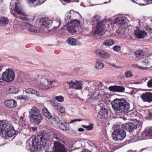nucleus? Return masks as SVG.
<instances>
[{
  "label": "nucleus",
  "instance_id": "09e8293b",
  "mask_svg": "<svg viewBox=\"0 0 152 152\" xmlns=\"http://www.w3.org/2000/svg\"><path fill=\"white\" fill-rule=\"evenodd\" d=\"M147 86L149 88H152V79L149 80L147 83Z\"/></svg>",
  "mask_w": 152,
  "mask_h": 152
},
{
  "label": "nucleus",
  "instance_id": "864d4df0",
  "mask_svg": "<svg viewBox=\"0 0 152 152\" xmlns=\"http://www.w3.org/2000/svg\"><path fill=\"white\" fill-rule=\"evenodd\" d=\"M83 120L82 119H74L73 120H71L70 122V123H72L76 121H82Z\"/></svg>",
  "mask_w": 152,
  "mask_h": 152
},
{
  "label": "nucleus",
  "instance_id": "680f3d73",
  "mask_svg": "<svg viewBox=\"0 0 152 152\" xmlns=\"http://www.w3.org/2000/svg\"><path fill=\"white\" fill-rule=\"evenodd\" d=\"M111 0H108V1H107L104 2V4H106L108 3H110V2Z\"/></svg>",
  "mask_w": 152,
  "mask_h": 152
},
{
  "label": "nucleus",
  "instance_id": "a19ab883",
  "mask_svg": "<svg viewBox=\"0 0 152 152\" xmlns=\"http://www.w3.org/2000/svg\"><path fill=\"white\" fill-rule=\"evenodd\" d=\"M55 99L57 101L61 102L64 101V98L61 96H56L55 97Z\"/></svg>",
  "mask_w": 152,
  "mask_h": 152
},
{
  "label": "nucleus",
  "instance_id": "774afa93",
  "mask_svg": "<svg viewBox=\"0 0 152 152\" xmlns=\"http://www.w3.org/2000/svg\"><path fill=\"white\" fill-rule=\"evenodd\" d=\"M37 129V128L36 127H33L32 128V129L34 131H36Z\"/></svg>",
  "mask_w": 152,
  "mask_h": 152
},
{
  "label": "nucleus",
  "instance_id": "a878e982",
  "mask_svg": "<svg viewBox=\"0 0 152 152\" xmlns=\"http://www.w3.org/2000/svg\"><path fill=\"white\" fill-rule=\"evenodd\" d=\"M142 134L143 136H146L147 138H151L152 139V129H149L142 133Z\"/></svg>",
  "mask_w": 152,
  "mask_h": 152
},
{
  "label": "nucleus",
  "instance_id": "37998d69",
  "mask_svg": "<svg viewBox=\"0 0 152 152\" xmlns=\"http://www.w3.org/2000/svg\"><path fill=\"white\" fill-rule=\"evenodd\" d=\"M124 75L126 77L129 78L132 77L133 75L131 72L128 71L125 72Z\"/></svg>",
  "mask_w": 152,
  "mask_h": 152
},
{
  "label": "nucleus",
  "instance_id": "5fc2aeb1",
  "mask_svg": "<svg viewBox=\"0 0 152 152\" xmlns=\"http://www.w3.org/2000/svg\"><path fill=\"white\" fill-rule=\"evenodd\" d=\"M148 80L147 78H144L142 79L139 81V83H142L144 82H145Z\"/></svg>",
  "mask_w": 152,
  "mask_h": 152
},
{
  "label": "nucleus",
  "instance_id": "6e6552de",
  "mask_svg": "<svg viewBox=\"0 0 152 152\" xmlns=\"http://www.w3.org/2000/svg\"><path fill=\"white\" fill-rule=\"evenodd\" d=\"M2 79L7 82H11L15 79V75L13 70L10 68L7 69L2 74Z\"/></svg>",
  "mask_w": 152,
  "mask_h": 152
},
{
  "label": "nucleus",
  "instance_id": "cd10ccee",
  "mask_svg": "<svg viewBox=\"0 0 152 152\" xmlns=\"http://www.w3.org/2000/svg\"><path fill=\"white\" fill-rule=\"evenodd\" d=\"M145 54V53L141 50L137 51L134 53H132L131 55H135L136 57H140L143 56Z\"/></svg>",
  "mask_w": 152,
  "mask_h": 152
},
{
  "label": "nucleus",
  "instance_id": "4c0bfd02",
  "mask_svg": "<svg viewBox=\"0 0 152 152\" xmlns=\"http://www.w3.org/2000/svg\"><path fill=\"white\" fill-rule=\"evenodd\" d=\"M110 54L103 50L101 57L105 58H110Z\"/></svg>",
  "mask_w": 152,
  "mask_h": 152
},
{
  "label": "nucleus",
  "instance_id": "473e14b6",
  "mask_svg": "<svg viewBox=\"0 0 152 152\" xmlns=\"http://www.w3.org/2000/svg\"><path fill=\"white\" fill-rule=\"evenodd\" d=\"M42 113L44 116L48 119H50L52 118V116L51 114L48 112L47 109L45 108L43 109Z\"/></svg>",
  "mask_w": 152,
  "mask_h": 152
},
{
  "label": "nucleus",
  "instance_id": "7c9ffc66",
  "mask_svg": "<svg viewBox=\"0 0 152 152\" xmlns=\"http://www.w3.org/2000/svg\"><path fill=\"white\" fill-rule=\"evenodd\" d=\"M29 3H33L36 2L35 6L39 5L42 4L45 1V0H27Z\"/></svg>",
  "mask_w": 152,
  "mask_h": 152
},
{
  "label": "nucleus",
  "instance_id": "a211bd4d",
  "mask_svg": "<svg viewBox=\"0 0 152 152\" xmlns=\"http://www.w3.org/2000/svg\"><path fill=\"white\" fill-rule=\"evenodd\" d=\"M4 104L7 107L10 108H15L17 105L16 102L12 99L5 100Z\"/></svg>",
  "mask_w": 152,
  "mask_h": 152
},
{
  "label": "nucleus",
  "instance_id": "338daca9",
  "mask_svg": "<svg viewBox=\"0 0 152 152\" xmlns=\"http://www.w3.org/2000/svg\"><path fill=\"white\" fill-rule=\"evenodd\" d=\"M23 117H21L20 118V121H23Z\"/></svg>",
  "mask_w": 152,
  "mask_h": 152
},
{
  "label": "nucleus",
  "instance_id": "e433bc0d",
  "mask_svg": "<svg viewBox=\"0 0 152 152\" xmlns=\"http://www.w3.org/2000/svg\"><path fill=\"white\" fill-rule=\"evenodd\" d=\"M99 18L98 16H94L92 18L91 22L92 23H93V24L95 23L97 24L98 22H100Z\"/></svg>",
  "mask_w": 152,
  "mask_h": 152
},
{
  "label": "nucleus",
  "instance_id": "0e129e2a",
  "mask_svg": "<svg viewBox=\"0 0 152 152\" xmlns=\"http://www.w3.org/2000/svg\"><path fill=\"white\" fill-rule=\"evenodd\" d=\"M137 152L136 150H135L134 151H132V150H129L127 152Z\"/></svg>",
  "mask_w": 152,
  "mask_h": 152
},
{
  "label": "nucleus",
  "instance_id": "6ab92c4d",
  "mask_svg": "<svg viewBox=\"0 0 152 152\" xmlns=\"http://www.w3.org/2000/svg\"><path fill=\"white\" fill-rule=\"evenodd\" d=\"M61 23L60 18L57 17L54 18L52 22L51 25L53 28H57L59 27Z\"/></svg>",
  "mask_w": 152,
  "mask_h": 152
},
{
  "label": "nucleus",
  "instance_id": "f3484780",
  "mask_svg": "<svg viewBox=\"0 0 152 152\" xmlns=\"http://www.w3.org/2000/svg\"><path fill=\"white\" fill-rule=\"evenodd\" d=\"M109 89L111 91L119 92H124V91L125 88L120 86H110Z\"/></svg>",
  "mask_w": 152,
  "mask_h": 152
},
{
  "label": "nucleus",
  "instance_id": "4468645a",
  "mask_svg": "<svg viewBox=\"0 0 152 152\" xmlns=\"http://www.w3.org/2000/svg\"><path fill=\"white\" fill-rule=\"evenodd\" d=\"M127 19L125 17L119 16L116 18L115 21L116 25H118L119 27L124 28L125 24L126 23Z\"/></svg>",
  "mask_w": 152,
  "mask_h": 152
},
{
  "label": "nucleus",
  "instance_id": "c9c22d12",
  "mask_svg": "<svg viewBox=\"0 0 152 152\" xmlns=\"http://www.w3.org/2000/svg\"><path fill=\"white\" fill-rule=\"evenodd\" d=\"M150 58L147 57L142 61V63L144 65L148 66L150 64Z\"/></svg>",
  "mask_w": 152,
  "mask_h": 152
},
{
  "label": "nucleus",
  "instance_id": "f704fd0d",
  "mask_svg": "<svg viewBox=\"0 0 152 152\" xmlns=\"http://www.w3.org/2000/svg\"><path fill=\"white\" fill-rule=\"evenodd\" d=\"M118 37L122 38L124 37L125 31L124 29H119L117 31Z\"/></svg>",
  "mask_w": 152,
  "mask_h": 152
},
{
  "label": "nucleus",
  "instance_id": "bb28decb",
  "mask_svg": "<svg viewBox=\"0 0 152 152\" xmlns=\"http://www.w3.org/2000/svg\"><path fill=\"white\" fill-rule=\"evenodd\" d=\"M9 23L8 20L6 18L4 17L0 18V25L5 26L7 25Z\"/></svg>",
  "mask_w": 152,
  "mask_h": 152
},
{
  "label": "nucleus",
  "instance_id": "7ed1b4c3",
  "mask_svg": "<svg viewBox=\"0 0 152 152\" xmlns=\"http://www.w3.org/2000/svg\"><path fill=\"white\" fill-rule=\"evenodd\" d=\"M52 75L44 72L42 74L38 75V80L40 82L37 85L38 89L42 91H47L52 88V85L55 81L52 80Z\"/></svg>",
  "mask_w": 152,
  "mask_h": 152
},
{
  "label": "nucleus",
  "instance_id": "4be33fe9",
  "mask_svg": "<svg viewBox=\"0 0 152 152\" xmlns=\"http://www.w3.org/2000/svg\"><path fill=\"white\" fill-rule=\"evenodd\" d=\"M25 92L26 93L34 94L38 97L40 96V94L37 90L31 88H28L26 89Z\"/></svg>",
  "mask_w": 152,
  "mask_h": 152
},
{
  "label": "nucleus",
  "instance_id": "f8f14e48",
  "mask_svg": "<svg viewBox=\"0 0 152 152\" xmlns=\"http://www.w3.org/2000/svg\"><path fill=\"white\" fill-rule=\"evenodd\" d=\"M106 23H107L105 21L98 22L94 31V33L99 35H103L105 31V26Z\"/></svg>",
  "mask_w": 152,
  "mask_h": 152
},
{
  "label": "nucleus",
  "instance_id": "c756f323",
  "mask_svg": "<svg viewBox=\"0 0 152 152\" xmlns=\"http://www.w3.org/2000/svg\"><path fill=\"white\" fill-rule=\"evenodd\" d=\"M115 43V42L113 40L107 39L104 42L103 44L104 45L109 46L113 45Z\"/></svg>",
  "mask_w": 152,
  "mask_h": 152
},
{
  "label": "nucleus",
  "instance_id": "ea45409f",
  "mask_svg": "<svg viewBox=\"0 0 152 152\" xmlns=\"http://www.w3.org/2000/svg\"><path fill=\"white\" fill-rule=\"evenodd\" d=\"M115 24L116 23H115V21H114V22H109V23H108L107 25L108 27L110 29L113 30V28L115 26Z\"/></svg>",
  "mask_w": 152,
  "mask_h": 152
},
{
  "label": "nucleus",
  "instance_id": "e2e57ef3",
  "mask_svg": "<svg viewBox=\"0 0 152 152\" xmlns=\"http://www.w3.org/2000/svg\"><path fill=\"white\" fill-rule=\"evenodd\" d=\"M149 115L151 117H152V112L151 111L149 113Z\"/></svg>",
  "mask_w": 152,
  "mask_h": 152
},
{
  "label": "nucleus",
  "instance_id": "0eeeda50",
  "mask_svg": "<svg viewBox=\"0 0 152 152\" xmlns=\"http://www.w3.org/2000/svg\"><path fill=\"white\" fill-rule=\"evenodd\" d=\"M29 113L30 121L33 124H38L42 120L39 109L35 106H33L32 108L29 111Z\"/></svg>",
  "mask_w": 152,
  "mask_h": 152
},
{
  "label": "nucleus",
  "instance_id": "72a5a7b5",
  "mask_svg": "<svg viewBox=\"0 0 152 152\" xmlns=\"http://www.w3.org/2000/svg\"><path fill=\"white\" fill-rule=\"evenodd\" d=\"M76 13L79 14V13L77 12L74 11L73 10H70L69 12V13L67 12L68 14V15L65 18L66 20H68L70 19L71 17L74 14H75Z\"/></svg>",
  "mask_w": 152,
  "mask_h": 152
},
{
  "label": "nucleus",
  "instance_id": "423d86ee",
  "mask_svg": "<svg viewBox=\"0 0 152 152\" xmlns=\"http://www.w3.org/2000/svg\"><path fill=\"white\" fill-rule=\"evenodd\" d=\"M113 132L112 136L114 140L116 141H121L123 140L126 136L125 132L123 130L122 124H119L113 125Z\"/></svg>",
  "mask_w": 152,
  "mask_h": 152
},
{
  "label": "nucleus",
  "instance_id": "9b49d317",
  "mask_svg": "<svg viewBox=\"0 0 152 152\" xmlns=\"http://www.w3.org/2000/svg\"><path fill=\"white\" fill-rule=\"evenodd\" d=\"M54 138L57 141H54L53 143L54 146L53 150L54 152H66L64 146L58 141L59 138L55 135Z\"/></svg>",
  "mask_w": 152,
  "mask_h": 152
},
{
  "label": "nucleus",
  "instance_id": "c85d7f7f",
  "mask_svg": "<svg viewBox=\"0 0 152 152\" xmlns=\"http://www.w3.org/2000/svg\"><path fill=\"white\" fill-rule=\"evenodd\" d=\"M7 92L10 94H15L18 93V90L15 87L12 86L8 88Z\"/></svg>",
  "mask_w": 152,
  "mask_h": 152
},
{
  "label": "nucleus",
  "instance_id": "dca6fc26",
  "mask_svg": "<svg viewBox=\"0 0 152 152\" xmlns=\"http://www.w3.org/2000/svg\"><path fill=\"white\" fill-rule=\"evenodd\" d=\"M134 34L139 39L143 38L147 35V33L143 30L137 28L135 31Z\"/></svg>",
  "mask_w": 152,
  "mask_h": 152
},
{
  "label": "nucleus",
  "instance_id": "49530a36",
  "mask_svg": "<svg viewBox=\"0 0 152 152\" xmlns=\"http://www.w3.org/2000/svg\"><path fill=\"white\" fill-rule=\"evenodd\" d=\"M53 120L55 122L56 124H57L58 125L59 124H60L61 121H59V118L57 117L53 118Z\"/></svg>",
  "mask_w": 152,
  "mask_h": 152
},
{
  "label": "nucleus",
  "instance_id": "69168bd1",
  "mask_svg": "<svg viewBox=\"0 0 152 152\" xmlns=\"http://www.w3.org/2000/svg\"><path fill=\"white\" fill-rule=\"evenodd\" d=\"M112 66H113V67H116V68H121V67H118L117 66H115L114 65V64H113L112 65Z\"/></svg>",
  "mask_w": 152,
  "mask_h": 152
},
{
  "label": "nucleus",
  "instance_id": "2f4dec72",
  "mask_svg": "<svg viewBox=\"0 0 152 152\" xmlns=\"http://www.w3.org/2000/svg\"><path fill=\"white\" fill-rule=\"evenodd\" d=\"M42 113L44 116L48 119H50L52 118V116L51 114L48 112L47 109L45 108L43 109Z\"/></svg>",
  "mask_w": 152,
  "mask_h": 152
},
{
  "label": "nucleus",
  "instance_id": "4d7b16f0",
  "mask_svg": "<svg viewBox=\"0 0 152 152\" xmlns=\"http://www.w3.org/2000/svg\"><path fill=\"white\" fill-rule=\"evenodd\" d=\"M78 131L80 132H83L84 130L82 128H80L78 129Z\"/></svg>",
  "mask_w": 152,
  "mask_h": 152
},
{
  "label": "nucleus",
  "instance_id": "6e6d98bb",
  "mask_svg": "<svg viewBox=\"0 0 152 152\" xmlns=\"http://www.w3.org/2000/svg\"><path fill=\"white\" fill-rule=\"evenodd\" d=\"M101 90H99V92H97V95L98 96H101L102 95V94H101V92L102 91Z\"/></svg>",
  "mask_w": 152,
  "mask_h": 152
},
{
  "label": "nucleus",
  "instance_id": "052dcab7",
  "mask_svg": "<svg viewBox=\"0 0 152 152\" xmlns=\"http://www.w3.org/2000/svg\"><path fill=\"white\" fill-rule=\"evenodd\" d=\"M3 66L2 65H0V72L2 70V68H3Z\"/></svg>",
  "mask_w": 152,
  "mask_h": 152
},
{
  "label": "nucleus",
  "instance_id": "bf43d9fd",
  "mask_svg": "<svg viewBox=\"0 0 152 152\" xmlns=\"http://www.w3.org/2000/svg\"><path fill=\"white\" fill-rule=\"evenodd\" d=\"M139 68L143 70L144 69H147V68L143 67L141 66H140L139 67Z\"/></svg>",
  "mask_w": 152,
  "mask_h": 152
},
{
  "label": "nucleus",
  "instance_id": "f03ea898",
  "mask_svg": "<svg viewBox=\"0 0 152 152\" xmlns=\"http://www.w3.org/2000/svg\"><path fill=\"white\" fill-rule=\"evenodd\" d=\"M112 107L115 110L119 113L127 112L125 113V116L123 117L124 120H126L131 115V112H129L132 110L130 108V104L125 100L123 99H115L111 102Z\"/></svg>",
  "mask_w": 152,
  "mask_h": 152
},
{
  "label": "nucleus",
  "instance_id": "58836bf2",
  "mask_svg": "<svg viewBox=\"0 0 152 152\" xmlns=\"http://www.w3.org/2000/svg\"><path fill=\"white\" fill-rule=\"evenodd\" d=\"M103 50L100 49H97L94 51V53L97 56L101 57Z\"/></svg>",
  "mask_w": 152,
  "mask_h": 152
},
{
  "label": "nucleus",
  "instance_id": "5701e85b",
  "mask_svg": "<svg viewBox=\"0 0 152 152\" xmlns=\"http://www.w3.org/2000/svg\"><path fill=\"white\" fill-rule=\"evenodd\" d=\"M58 126L61 129L63 130H67L69 129V124L64 121H61Z\"/></svg>",
  "mask_w": 152,
  "mask_h": 152
},
{
  "label": "nucleus",
  "instance_id": "a18cd8bd",
  "mask_svg": "<svg viewBox=\"0 0 152 152\" xmlns=\"http://www.w3.org/2000/svg\"><path fill=\"white\" fill-rule=\"evenodd\" d=\"M27 98V96L23 95H21L19 96H18L17 97V99H23V100H26Z\"/></svg>",
  "mask_w": 152,
  "mask_h": 152
},
{
  "label": "nucleus",
  "instance_id": "20e7f679",
  "mask_svg": "<svg viewBox=\"0 0 152 152\" xmlns=\"http://www.w3.org/2000/svg\"><path fill=\"white\" fill-rule=\"evenodd\" d=\"M47 139L46 137L44 135L39 138L34 139L31 141L29 140L26 143V147L29 150L32 148L36 149L37 152H45L44 144Z\"/></svg>",
  "mask_w": 152,
  "mask_h": 152
},
{
  "label": "nucleus",
  "instance_id": "de8ad7c7",
  "mask_svg": "<svg viewBox=\"0 0 152 152\" xmlns=\"http://www.w3.org/2000/svg\"><path fill=\"white\" fill-rule=\"evenodd\" d=\"M58 108L59 111L61 113H63L65 112V109L64 108L62 107H58Z\"/></svg>",
  "mask_w": 152,
  "mask_h": 152
},
{
  "label": "nucleus",
  "instance_id": "ddd939ff",
  "mask_svg": "<svg viewBox=\"0 0 152 152\" xmlns=\"http://www.w3.org/2000/svg\"><path fill=\"white\" fill-rule=\"evenodd\" d=\"M83 81L81 80L77 81L75 80L73 81H71L67 82L66 83L68 84L70 88H73L76 90H80L82 88Z\"/></svg>",
  "mask_w": 152,
  "mask_h": 152
},
{
  "label": "nucleus",
  "instance_id": "39448f33",
  "mask_svg": "<svg viewBox=\"0 0 152 152\" xmlns=\"http://www.w3.org/2000/svg\"><path fill=\"white\" fill-rule=\"evenodd\" d=\"M15 133V131L11 123L5 120L0 121V135L6 139L7 137H12Z\"/></svg>",
  "mask_w": 152,
  "mask_h": 152
},
{
  "label": "nucleus",
  "instance_id": "f257e3e1",
  "mask_svg": "<svg viewBox=\"0 0 152 152\" xmlns=\"http://www.w3.org/2000/svg\"><path fill=\"white\" fill-rule=\"evenodd\" d=\"M15 4L14 10L17 14H14L11 11V14L15 17L14 24L18 27L22 29H26L30 32L34 33H37L38 31L34 26L28 23L30 21V19L25 17L26 14L21 10L19 1L17 0H12L10 3V5Z\"/></svg>",
  "mask_w": 152,
  "mask_h": 152
},
{
  "label": "nucleus",
  "instance_id": "aec40b11",
  "mask_svg": "<svg viewBox=\"0 0 152 152\" xmlns=\"http://www.w3.org/2000/svg\"><path fill=\"white\" fill-rule=\"evenodd\" d=\"M108 112L107 109L104 107H102L100 111L99 112L98 116L102 119L104 118L107 115Z\"/></svg>",
  "mask_w": 152,
  "mask_h": 152
},
{
  "label": "nucleus",
  "instance_id": "79ce46f5",
  "mask_svg": "<svg viewBox=\"0 0 152 152\" xmlns=\"http://www.w3.org/2000/svg\"><path fill=\"white\" fill-rule=\"evenodd\" d=\"M82 126L86 129L87 130H90L92 129L93 128V124H91L89 125H83Z\"/></svg>",
  "mask_w": 152,
  "mask_h": 152
},
{
  "label": "nucleus",
  "instance_id": "393cba45",
  "mask_svg": "<svg viewBox=\"0 0 152 152\" xmlns=\"http://www.w3.org/2000/svg\"><path fill=\"white\" fill-rule=\"evenodd\" d=\"M66 42L69 45L72 46L75 45L77 42V40L75 38L69 37L66 40Z\"/></svg>",
  "mask_w": 152,
  "mask_h": 152
},
{
  "label": "nucleus",
  "instance_id": "c03bdc74",
  "mask_svg": "<svg viewBox=\"0 0 152 152\" xmlns=\"http://www.w3.org/2000/svg\"><path fill=\"white\" fill-rule=\"evenodd\" d=\"M114 51L116 52H118L121 50V47L119 46L115 45L113 48Z\"/></svg>",
  "mask_w": 152,
  "mask_h": 152
},
{
  "label": "nucleus",
  "instance_id": "8fccbe9b",
  "mask_svg": "<svg viewBox=\"0 0 152 152\" xmlns=\"http://www.w3.org/2000/svg\"><path fill=\"white\" fill-rule=\"evenodd\" d=\"M131 1L132 2L135 3L136 4H138L140 6H144V5H146L148 4H143V3H141L140 2L139 3H138V2H136L135 1H134V0H131Z\"/></svg>",
  "mask_w": 152,
  "mask_h": 152
},
{
  "label": "nucleus",
  "instance_id": "2eb2a0df",
  "mask_svg": "<svg viewBox=\"0 0 152 152\" xmlns=\"http://www.w3.org/2000/svg\"><path fill=\"white\" fill-rule=\"evenodd\" d=\"M142 100L145 102H152V93L146 92L143 93L140 96Z\"/></svg>",
  "mask_w": 152,
  "mask_h": 152
},
{
  "label": "nucleus",
  "instance_id": "1a4fd4ad",
  "mask_svg": "<svg viewBox=\"0 0 152 152\" xmlns=\"http://www.w3.org/2000/svg\"><path fill=\"white\" fill-rule=\"evenodd\" d=\"M141 123L139 121L135 119L134 121L125 123L123 125L122 124V126L123 128L125 129L129 132H130L135 129L137 126L139 127L140 126V127L141 126Z\"/></svg>",
  "mask_w": 152,
  "mask_h": 152
},
{
  "label": "nucleus",
  "instance_id": "412c9836",
  "mask_svg": "<svg viewBox=\"0 0 152 152\" xmlns=\"http://www.w3.org/2000/svg\"><path fill=\"white\" fill-rule=\"evenodd\" d=\"M41 25L47 27L49 28L51 25L52 21L48 19H43L41 21Z\"/></svg>",
  "mask_w": 152,
  "mask_h": 152
},
{
  "label": "nucleus",
  "instance_id": "13d9d810",
  "mask_svg": "<svg viewBox=\"0 0 152 152\" xmlns=\"http://www.w3.org/2000/svg\"><path fill=\"white\" fill-rule=\"evenodd\" d=\"M132 66L134 67H135V68H137V67H138L139 68V67L137 65V64H132Z\"/></svg>",
  "mask_w": 152,
  "mask_h": 152
},
{
  "label": "nucleus",
  "instance_id": "603ef678",
  "mask_svg": "<svg viewBox=\"0 0 152 152\" xmlns=\"http://www.w3.org/2000/svg\"><path fill=\"white\" fill-rule=\"evenodd\" d=\"M137 92V91L136 89L135 88H132V90L130 91V93L131 94H134L136 93Z\"/></svg>",
  "mask_w": 152,
  "mask_h": 152
},
{
  "label": "nucleus",
  "instance_id": "9d476101",
  "mask_svg": "<svg viewBox=\"0 0 152 152\" xmlns=\"http://www.w3.org/2000/svg\"><path fill=\"white\" fill-rule=\"evenodd\" d=\"M80 20L74 19L71 20L70 22L66 24L65 26L66 27V29L69 32L73 35L76 32L75 28L78 26L80 25Z\"/></svg>",
  "mask_w": 152,
  "mask_h": 152
},
{
  "label": "nucleus",
  "instance_id": "3c124183",
  "mask_svg": "<svg viewBox=\"0 0 152 152\" xmlns=\"http://www.w3.org/2000/svg\"><path fill=\"white\" fill-rule=\"evenodd\" d=\"M61 2L63 1L64 2H66L67 3H69L70 2H75V1L73 0H60ZM77 2H79L77 0V1H76Z\"/></svg>",
  "mask_w": 152,
  "mask_h": 152
},
{
  "label": "nucleus",
  "instance_id": "b1692460",
  "mask_svg": "<svg viewBox=\"0 0 152 152\" xmlns=\"http://www.w3.org/2000/svg\"><path fill=\"white\" fill-rule=\"evenodd\" d=\"M94 66L95 68L96 69L99 70L104 68V65L101 60H98L96 61Z\"/></svg>",
  "mask_w": 152,
  "mask_h": 152
}]
</instances>
